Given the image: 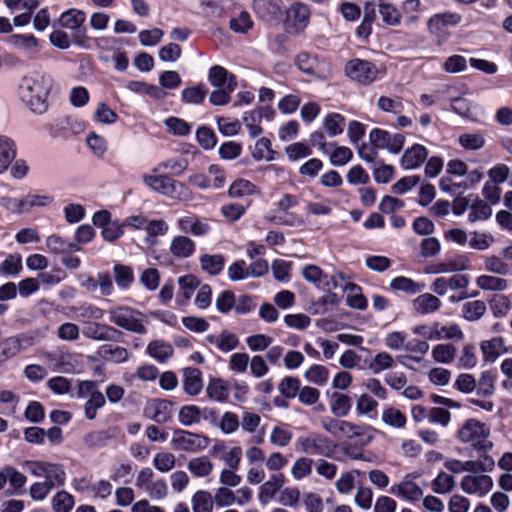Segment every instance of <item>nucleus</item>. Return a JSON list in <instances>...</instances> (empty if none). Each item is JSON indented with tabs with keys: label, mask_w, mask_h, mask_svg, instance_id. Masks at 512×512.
Listing matches in <instances>:
<instances>
[{
	"label": "nucleus",
	"mask_w": 512,
	"mask_h": 512,
	"mask_svg": "<svg viewBox=\"0 0 512 512\" xmlns=\"http://www.w3.org/2000/svg\"><path fill=\"white\" fill-rule=\"evenodd\" d=\"M208 396L219 402H223L228 398V390L226 384L221 379H212L207 386Z\"/></svg>",
	"instance_id": "774afa93"
},
{
	"label": "nucleus",
	"mask_w": 512,
	"mask_h": 512,
	"mask_svg": "<svg viewBox=\"0 0 512 512\" xmlns=\"http://www.w3.org/2000/svg\"><path fill=\"white\" fill-rule=\"evenodd\" d=\"M295 64L299 70L309 75L316 74L319 65L317 57L307 52L299 53L296 56Z\"/></svg>",
	"instance_id": "864d4df0"
},
{
	"label": "nucleus",
	"mask_w": 512,
	"mask_h": 512,
	"mask_svg": "<svg viewBox=\"0 0 512 512\" xmlns=\"http://www.w3.org/2000/svg\"><path fill=\"white\" fill-rule=\"evenodd\" d=\"M58 372L60 373H75L81 368V356L76 353L59 352L58 358Z\"/></svg>",
	"instance_id": "473e14b6"
},
{
	"label": "nucleus",
	"mask_w": 512,
	"mask_h": 512,
	"mask_svg": "<svg viewBox=\"0 0 512 512\" xmlns=\"http://www.w3.org/2000/svg\"><path fill=\"white\" fill-rule=\"evenodd\" d=\"M322 128L329 137H335L343 133L345 118L340 113H329L323 119Z\"/></svg>",
	"instance_id": "72a5a7b5"
},
{
	"label": "nucleus",
	"mask_w": 512,
	"mask_h": 512,
	"mask_svg": "<svg viewBox=\"0 0 512 512\" xmlns=\"http://www.w3.org/2000/svg\"><path fill=\"white\" fill-rule=\"evenodd\" d=\"M8 42L26 52H34L38 46V40L33 35L13 34L9 37Z\"/></svg>",
	"instance_id": "5fc2aeb1"
},
{
	"label": "nucleus",
	"mask_w": 512,
	"mask_h": 512,
	"mask_svg": "<svg viewBox=\"0 0 512 512\" xmlns=\"http://www.w3.org/2000/svg\"><path fill=\"white\" fill-rule=\"evenodd\" d=\"M285 477L282 473H273L260 484L258 499L261 504L269 503L284 486Z\"/></svg>",
	"instance_id": "f3484780"
},
{
	"label": "nucleus",
	"mask_w": 512,
	"mask_h": 512,
	"mask_svg": "<svg viewBox=\"0 0 512 512\" xmlns=\"http://www.w3.org/2000/svg\"><path fill=\"white\" fill-rule=\"evenodd\" d=\"M214 454H218L219 458L228 466V468L238 469L242 459V449L239 446L227 448L224 446H215Z\"/></svg>",
	"instance_id": "bb28decb"
},
{
	"label": "nucleus",
	"mask_w": 512,
	"mask_h": 512,
	"mask_svg": "<svg viewBox=\"0 0 512 512\" xmlns=\"http://www.w3.org/2000/svg\"><path fill=\"white\" fill-rule=\"evenodd\" d=\"M432 490L437 494H448L455 486L454 477L445 472H440L432 481Z\"/></svg>",
	"instance_id": "4d7b16f0"
},
{
	"label": "nucleus",
	"mask_w": 512,
	"mask_h": 512,
	"mask_svg": "<svg viewBox=\"0 0 512 512\" xmlns=\"http://www.w3.org/2000/svg\"><path fill=\"white\" fill-rule=\"evenodd\" d=\"M46 247L50 252L62 255L80 250L76 243L68 242L55 234L46 238Z\"/></svg>",
	"instance_id": "c85d7f7f"
},
{
	"label": "nucleus",
	"mask_w": 512,
	"mask_h": 512,
	"mask_svg": "<svg viewBox=\"0 0 512 512\" xmlns=\"http://www.w3.org/2000/svg\"><path fill=\"white\" fill-rule=\"evenodd\" d=\"M254 22L249 13L242 11L229 21L230 29L238 34H247L253 28Z\"/></svg>",
	"instance_id": "de8ad7c7"
},
{
	"label": "nucleus",
	"mask_w": 512,
	"mask_h": 512,
	"mask_svg": "<svg viewBox=\"0 0 512 512\" xmlns=\"http://www.w3.org/2000/svg\"><path fill=\"white\" fill-rule=\"evenodd\" d=\"M511 308L512 302L506 295H495L490 301L491 312L497 318L505 317L509 313Z\"/></svg>",
	"instance_id": "603ef678"
},
{
	"label": "nucleus",
	"mask_w": 512,
	"mask_h": 512,
	"mask_svg": "<svg viewBox=\"0 0 512 512\" xmlns=\"http://www.w3.org/2000/svg\"><path fill=\"white\" fill-rule=\"evenodd\" d=\"M340 437L357 439L361 445H367L373 439V429L368 425H359L342 420L339 433V438Z\"/></svg>",
	"instance_id": "2eb2a0df"
},
{
	"label": "nucleus",
	"mask_w": 512,
	"mask_h": 512,
	"mask_svg": "<svg viewBox=\"0 0 512 512\" xmlns=\"http://www.w3.org/2000/svg\"><path fill=\"white\" fill-rule=\"evenodd\" d=\"M169 250L174 257L188 258L195 251V243L189 237L179 235L172 239Z\"/></svg>",
	"instance_id": "b1692460"
},
{
	"label": "nucleus",
	"mask_w": 512,
	"mask_h": 512,
	"mask_svg": "<svg viewBox=\"0 0 512 512\" xmlns=\"http://www.w3.org/2000/svg\"><path fill=\"white\" fill-rule=\"evenodd\" d=\"M214 465L207 456L192 458L187 463V469L195 477H207L213 471Z\"/></svg>",
	"instance_id": "c9c22d12"
},
{
	"label": "nucleus",
	"mask_w": 512,
	"mask_h": 512,
	"mask_svg": "<svg viewBox=\"0 0 512 512\" xmlns=\"http://www.w3.org/2000/svg\"><path fill=\"white\" fill-rule=\"evenodd\" d=\"M382 421L393 428L401 429L406 425V416L395 407H387L383 410Z\"/></svg>",
	"instance_id": "49530a36"
},
{
	"label": "nucleus",
	"mask_w": 512,
	"mask_h": 512,
	"mask_svg": "<svg viewBox=\"0 0 512 512\" xmlns=\"http://www.w3.org/2000/svg\"><path fill=\"white\" fill-rule=\"evenodd\" d=\"M296 448L306 455L331 457L335 445L327 436L312 432L299 437L296 441Z\"/></svg>",
	"instance_id": "39448f33"
},
{
	"label": "nucleus",
	"mask_w": 512,
	"mask_h": 512,
	"mask_svg": "<svg viewBox=\"0 0 512 512\" xmlns=\"http://www.w3.org/2000/svg\"><path fill=\"white\" fill-rule=\"evenodd\" d=\"M470 283V279L464 274H453L450 277H438L432 284L431 289L439 296L445 295L449 290H465Z\"/></svg>",
	"instance_id": "ddd939ff"
},
{
	"label": "nucleus",
	"mask_w": 512,
	"mask_h": 512,
	"mask_svg": "<svg viewBox=\"0 0 512 512\" xmlns=\"http://www.w3.org/2000/svg\"><path fill=\"white\" fill-rule=\"evenodd\" d=\"M16 156L14 141L4 135H0V174L5 172Z\"/></svg>",
	"instance_id": "a878e982"
},
{
	"label": "nucleus",
	"mask_w": 512,
	"mask_h": 512,
	"mask_svg": "<svg viewBox=\"0 0 512 512\" xmlns=\"http://www.w3.org/2000/svg\"><path fill=\"white\" fill-rule=\"evenodd\" d=\"M179 422L184 426H191L198 423L201 419V411L195 405L181 407L178 414Z\"/></svg>",
	"instance_id": "0e129e2a"
},
{
	"label": "nucleus",
	"mask_w": 512,
	"mask_h": 512,
	"mask_svg": "<svg viewBox=\"0 0 512 512\" xmlns=\"http://www.w3.org/2000/svg\"><path fill=\"white\" fill-rule=\"evenodd\" d=\"M52 87V79L44 74H33L23 78L20 85L22 99L31 111L43 114L48 109L47 97Z\"/></svg>",
	"instance_id": "f257e3e1"
},
{
	"label": "nucleus",
	"mask_w": 512,
	"mask_h": 512,
	"mask_svg": "<svg viewBox=\"0 0 512 512\" xmlns=\"http://www.w3.org/2000/svg\"><path fill=\"white\" fill-rule=\"evenodd\" d=\"M441 307V300L431 294L424 293L413 300L414 310L421 315H426L438 311Z\"/></svg>",
	"instance_id": "412c9836"
},
{
	"label": "nucleus",
	"mask_w": 512,
	"mask_h": 512,
	"mask_svg": "<svg viewBox=\"0 0 512 512\" xmlns=\"http://www.w3.org/2000/svg\"><path fill=\"white\" fill-rule=\"evenodd\" d=\"M143 181L152 190L171 198L177 197L178 186L183 187L166 175H144Z\"/></svg>",
	"instance_id": "4468645a"
},
{
	"label": "nucleus",
	"mask_w": 512,
	"mask_h": 512,
	"mask_svg": "<svg viewBox=\"0 0 512 512\" xmlns=\"http://www.w3.org/2000/svg\"><path fill=\"white\" fill-rule=\"evenodd\" d=\"M170 444L175 450L198 452L208 446L209 439L206 436L192 433L190 431L176 429L172 433Z\"/></svg>",
	"instance_id": "6e6552de"
},
{
	"label": "nucleus",
	"mask_w": 512,
	"mask_h": 512,
	"mask_svg": "<svg viewBox=\"0 0 512 512\" xmlns=\"http://www.w3.org/2000/svg\"><path fill=\"white\" fill-rule=\"evenodd\" d=\"M171 406L167 400L153 399L146 404L144 414L156 423H166L172 417Z\"/></svg>",
	"instance_id": "dca6fc26"
},
{
	"label": "nucleus",
	"mask_w": 512,
	"mask_h": 512,
	"mask_svg": "<svg viewBox=\"0 0 512 512\" xmlns=\"http://www.w3.org/2000/svg\"><path fill=\"white\" fill-rule=\"evenodd\" d=\"M486 310V303L483 300H473L462 305L461 316L469 322H475L483 317Z\"/></svg>",
	"instance_id": "f704fd0d"
},
{
	"label": "nucleus",
	"mask_w": 512,
	"mask_h": 512,
	"mask_svg": "<svg viewBox=\"0 0 512 512\" xmlns=\"http://www.w3.org/2000/svg\"><path fill=\"white\" fill-rule=\"evenodd\" d=\"M484 268L486 271L505 276L510 271V266L500 256L490 255L484 258Z\"/></svg>",
	"instance_id": "3c124183"
},
{
	"label": "nucleus",
	"mask_w": 512,
	"mask_h": 512,
	"mask_svg": "<svg viewBox=\"0 0 512 512\" xmlns=\"http://www.w3.org/2000/svg\"><path fill=\"white\" fill-rule=\"evenodd\" d=\"M371 144L380 149H387L390 153H399L405 143V136L401 133L391 134L385 130L375 128L369 134Z\"/></svg>",
	"instance_id": "9d476101"
},
{
	"label": "nucleus",
	"mask_w": 512,
	"mask_h": 512,
	"mask_svg": "<svg viewBox=\"0 0 512 512\" xmlns=\"http://www.w3.org/2000/svg\"><path fill=\"white\" fill-rule=\"evenodd\" d=\"M428 150L421 144H414L407 148L401 157V166L406 169H416L427 159Z\"/></svg>",
	"instance_id": "a211bd4d"
},
{
	"label": "nucleus",
	"mask_w": 512,
	"mask_h": 512,
	"mask_svg": "<svg viewBox=\"0 0 512 512\" xmlns=\"http://www.w3.org/2000/svg\"><path fill=\"white\" fill-rule=\"evenodd\" d=\"M460 487L467 494L482 497L492 489L493 480L485 474H469L462 478Z\"/></svg>",
	"instance_id": "9b49d317"
},
{
	"label": "nucleus",
	"mask_w": 512,
	"mask_h": 512,
	"mask_svg": "<svg viewBox=\"0 0 512 512\" xmlns=\"http://www.w3.org/2000/svg\"><path fill=\"white\" fill-rule=\"evenodd\" d=\"M193 512H212L214 501L208 491L199 490L191 499Z\"/></svg>",
	"instance_id": "37998d69"
},
{
	"label": "nucleus",
	"mask_w": 512,
	"mask_h": 512,
	"mask_svg": "<svg viewBox=\"0 0 512 512\" xmlns=\"http://www.w3.org/2000/svg\"><path fill=\"white\" fill-rule=\"evenodd\" d=\"M228 193L231 197L240 198L258 193V188L249 180L237 179L231 184Z\"/></svg>",
	"instance_id": "a18cd8bd"
},
{
	"label": "nucleus",
	"mask_w": 512,
	"mask_h": 512,
	"mask_svg": "<svg viewBox=\"0 0 512 512\" xmlns=\"http://www.w3.org/2000/svg\"><path fill=\"white\" fill-rule=\"evenodd\" d=\"M148 354L158 362H166L174 352V349L170 343L162 340H154L147 346Z\"/></svg>",
	"instance_id": "4c0bfd02"
},
{
	"label": "nucleus",
	"mask_w": 512,
	"mask_h": 512,
	"mask_svg": "<svg viewBox=\"0 0 512 512\" xmlns=\"http://www.w3.org/2000/svg\"><path fill=\"white\" fill-rule=\"evenodd\" d=\"M93 223L102 229V236L107 241H114L124 233V223L112 221L110 213L106 210L96 212L93 216Z\"/></svg>",
	"instance_id": "f8f14e48"
},
{
	"label": "nucleus",
	"mask_w": 512,
	"mask_h": 512,
	"mask_svg": "<svg viewBox=\"0 0 512 512\" xmlns=\"http://www.w3.org/2000/svg\"><path fill=\"white\" fill-rule=\"evenodd\" d=\"M73 506V496L66 491H59L52 498L54 512H70Z\"/></svg>",
	"instance_id": "680f3d73"
},
{
	"label": "nucleus",
	"mask_w": 512,
	"mask_h": 512,
	"mask_svg": "<svg viewBox=\"0 0 512 512\" xmlns=\"http://www.w3.org/2000/svg\"><path fill=\"white\" fill-rule=\"evenodd\" d=\"M391 493L412 502L420 500L423 496L422 489L411 480H405L393 485Z\"/></svg>",
	"instance_id": "aec40b11"
},
{
	"label": "nucleus",
	"mask_w": 512,
	"mask_h": 512,
	"mask_svg": "<svg viewBox=\"0 0 512 512\" xmlns=\"http://www.w3.org/2000/svg\"><path fill=\"white\" fill-rule=\"evenodd\" d=\"M237 81L231 78L230 83L224 88L214 90L209 97V101L213 105H225L231 99V93L236 89Z\"/></svg>",
	"instance_id": "8fccbe9b"
},
{
	"label": "nucleus",
	"mask_w": 512,
	"mask_h": 512,
	"mask_svg": "<svg viewBox=\"0 0 512 512\" xmlns=\"http://www.w3.org/2000/svg\"><path fill=\"white\" fill-rule=\"evenodd\" d=\"M24 468L33 476L44 478L43 482L51 485L52 488L65 484L66 473L61 464L46 461H25Z\"/></svg>",
	"instance_id": "7ed1b4c3"
},
{
	"label": "nucleus",
	"mask_w": 512,
	"mask_h": 512,
	"mask_svg": "<svg viewBox=\"0 0 512 512\" xmlns=\"http://www.w3.org/2000/svg\"><path fill=\"white\" fill-rule=\"evenodd\" d=\"M85 20V12L76 8L63 12L58 19V23L62 28L71 30L74 44L80 47H86L89 41L87 30L83 26Z\"/></svg>",
	"instance_id": "20e7f679"
},
{
	"label": "nucleus",
	"mask_w": 512,
	"mask_h": 512,
	"mask_svg": "<svg viewBox=\"0 0 512 512\" xmlns=\"http://www.w3.org/2000/svg\"><path fill=\"white\" fill-rule=\"evenodd\" d=\"M272 114L273 111L269 108H264L259 111L254 110L245 113L243 117V122L245 126L248 128L251 137H257L262 133V128L260 127L259 124V120L262 117V115L269 117Z\"/></svg>",
	"instance_id": "2f4dec72"
},
{
	"label": "nucleus",
	"mask_w": 512,
	"mask_h": 512,
	"mask_svg": "<svg viewBox=\"0 0 512 512\" xmlns=\"http://www.w3.org/2000/svg\"><path fill=\"white\" fill-rule=\"evenodd\" d=\"M208 343L215 345L222 352H230L239 345V338L236 334L227 330L222 331L218 336L208 335Z\"/></svg>",
	"instance_id": "5701e85b"
},
{
	"label": "nucleus",
	"mask_w": 512,
	"mask_h": 512,
	"mask_svg": "<svg viewBox=\"0 0 512 512\" xmlns=\"http://www.w3.org/2000/svg\"><path fill=\"white\" fill-rule=\"evenodd\" d=\"M199 261L201 268L210 275H218L225 264V258L221 254H204Z\"/></svg>",
	"instance_id": "a19ab883"
},
{
	"label": "nucleus",
	"mask_w": 512,
	"mask_h": 512,
	"mask_svg": "<svg viewBox=\"0 0 512 512\" xmlns=\"http://www.w3.org/2000/svg\"><path fill=\"white\" fill-rule=\"evenodd\" d=\"M84 335L88 338L100 341L111 340L116 330L108 325L98 322H88L84 326Z\"/></svg>",
	"instance_id": "393cba45"
},
{
	"label": "nucleus",
	"mask_w": 512,
	"mask_h": 512,
	"mask_svg": "<svg viewBox=\"0 0 512 512\" xmlns=\"http://www.w3.org/2000/svg\"><path fill=\"white\" fill-rule=\"evenodd\" d=\"M31 338L21 335L19 337H11L2 342V354L6 357H12L32 344Z\"/></svg>",
	"instance_id": "e433bc0d"
},
{
	"label": "nucleus",
	"mask_w": 512,
	"mask_h": 512,
	"mask_svg": "<svg viewBox=\"0 0 512 512\" xmlns=\"http://www.w3.org/2000/svg\"><path fill=\"white\" fill-rule=\"evenodd\" d=\"M344 70L349 79L365 86L373 83L378 77L377 67L370 61L363 59L348 61Z\"/></svg>",
	"instance_id": "0eeeda50"
},
{
	"label": "nucleus",
	"mask_w": 512,
	"mask_h": 512,
	"mask_svg": "<svg viewBox=\"0 0 512 512\" xmlns=\"http://www.w3.org/2000/svg\"><path fill=\"white\" fill-rule=\"evenodd\" d=\"M184 377V391L190 396L198 395L203 386L201 372L197 368H187L184 370Z\"/></svg>",
	"instance_id": "c756f323"
},
{
	"label": "nucleus",
	"mask_w": 512,
	"mask_h": 512,
	"mask_svg": "<svg viewBox=\"0 0 512 512\" xmlns=\"http://www.w3.org/2000/svg\"><path fill=\"white\" fill-rule=\"evenodd\" d=\"M393 364L394 359L389 353L380 352L374 356L368 367L373 374H379L380 372L391 368Z\"/></svg>",
	"instance_id": "69168bd1"
},
{
	"label": "nucleus",
	"mask_w": 512,
	"mask_h": 512,
	"mask_svg": "<svg viewBox=\"0 0 512 512\" xmlns=\"http://www.w3.org/2000/svg\"><path fill=\"white\" fill-rule=\"evenodd\" d=\"M457 349L451 343L437 344L433 347L431 355L435 362L450 364L456 357Z\"/></svg>",
	"instance_id": "ea45409f"
},
{
	"label": "nucleus",
	"mask_w": 512,
	"mask_h": 512,
	"mask_svg": "<svg viewBox=\"0 0 512 512\" xmlns=\"http://www.w3.org/2000/svg\"><path fill=\"white\" fill-rule=\"evenodd\" d=\"M331 403V412L337 417L346 416L351 408V400L345 394H333Z\"/></svg>",
	"instance_id": "338daca9"
},
{
	"label": "nucleus",
	"mask_w": 512,
	"mask_h": 512,
	"mask_svg": "<svg viewBox=\"0 0 512 512\" xmlns=\"http://www.w3.org/2000/svg\"><path fill=\"white\" fill-rule=\"evenodd\" d=\"M427 29L429 33L436 38L438 45L443 44L450 37V32L434 15L429 18Z\"/></svg>",
	"instance_id": "052dcab7"
},
{
	"label": "nucleus",
	"mask_w": 512,
	"mask_h": 512,
	"mask_svg": "<svg viewBox=\"0 0 512 512\" xmlns=\"http://www.w3.org/2000/svg\"><path fill=\"white\" fill-rule=\"evenodd\" d=\"M476 286L484 291H504L508 288V280L496 275L483 274L476 278Z\"/></svg>",
	"instance_id": "cd10ccee"
},
{
	"label": "nucleus",
	"mask_w": 512,
	"mask_h": 512,
	"mask_svg": "<svg viewBox=\"0 0 512 512\" xmlns=\"http://www.w3.org/2000/svg\"><path fill=\"white\" fill-rule=\"evenodd\" d=\"M331 280L333 282V288L340 286L345 292H347L346 303L349 307L358 310H365L367 308V299L362 294L360 286L347 281L342 273L333 275Z\"/></svg>",
	"instance_id": "1a4fd4ad"
},
{
	"label": "nucleus",
	"mask_w": 512,
	"mask_h": 512,
	"mask_svg": "<svg viewBox=\"0 0 512 512\" xmlns=\"http://www.w3.org/2000/svg\"><path fill=\"white\" fill-rule=\"evenodd\" d=\"M231 78L236 80L234 74L229 73L224 67L220 65L212 66L208 71V80L212 86L220 88L230 83Z\"/></svg>",
	"instance_id": "79ce46f5"
},
{
	"label": "nucleus",
	"mask_w": 512,
	"mask_h": 512,
	"mask_svg": "<svg viewBox=\"0 0 512 512\" xmlns=\"http://www.w3.org/2000/svg\"><path fill=\"white\" fill-rule=\"evenodd\" d=\"M314 460L308 456H300L293 462L290 473L295 481H301L312 474Z\"/></svg>",
	"instance_id": "7c9ffc66"
},
{
	"label": "nucleus",
	"mask_w": 512,
	"mask_h": 512,
	"mask_svg": "<svg viewBox=\"0 0 512 512\" xmlns=\"http://www.w3.org/2000/svg\"><path fill=\"white\" fill-rule=\"evenodd\" d=\"M480 349L484 361L494 362L500 355L505 353V342L502 337H494L490 340L482 341Z\"/></svg>",
	"instance_id": "4be33fe9"
},
{
	"label": "nucleus",
	"mask_w": 512,
	"mask_h": 512,
	"mask_svg": "<svg viewBox=\"0 0 512 512\" xmlns=\"http://www.w3.org/2000/svg\"><path fill=\"white\" fill-rule=\"evenodd\" d=\"M490 428L475 419H468L458 431V438L461 442L470 444L472 447L487 451L492 448L489 441Z\"/></svg>",
	"instance_id": "f03ea898"
},
{
	"label": "nucleus",
	"mask_w": 512,
	"mask_h": 512,
	"mask_svg": "<svg viewBox=\"0 0 512 512\" xmlns=\"http://www.w3.org/2000/svg\"><path fill=\"white\" fill-rule=\"evenodd\" d=\"M206 89L203 84L196 86L187 87L182 90L181 99L183 102L188 104H200L203 102L206 96Z\"/></svg>",
	"instance_id": "13d9d810"
},
{
	"label": "nucleus",
	"mask_w": 512,
	"mask_h": 512,
	"mask_svg": "<svg viewBox=\"0 0 512 512\" xmlns=\"http://www.w3.org/2000/svg\"><path fill=\"white\" fill-rule=\"evenodd\" d=\"M496 377L491 371L483 372L477 381V394L482 397H490L495 393Z\"/></svg>",
	"instance_id": "09e8293b"
},
{
	"label": "nucleus",
	"mask_w": 512,
	"mask_h": 512,
	"mask_svg": "<svg viewBox=\"0 0 512 512\" xmlns=\"http://www.w3.org/2000/svg\"><path fill=\"white\" fill-rule=\"evenodd\" d=\"M310 19V10L307 5L296 3L287 10V20L292 23L296 32L304 30Z\"/></svg>",
	"instance_id": "6ab92c4d"
},
{
	"label": "nucleus",
	"mask_w": 512,
	"mask_h": 512,
	"mask_svg": "<svg viewBox=\"0 0 512 512\" xmlns=\"http://www.w3.org/2000/svg\"><path fill=\"white\" fill-rule=\"evenodd\" d=\"M176 464V457L173 453L161 451L154 455L153 466L161 473L171 471Z\"/></svg>",
	"instance_id": "6e6d98bb"
},
{
	"label": "nucleus",
	"mask_w": 512,
	"mask_h": 512,
	"mask_svg": "<svg viewBox=\"0 0 512 512\" xmlns=\"http://www.w3.org/2000/svg\"><path fill=\"white\" fill-rule=\"evenodd\" d=\"M491 214L492 209L490 205L483 200H477L470 207L468 219L470 222L486 220L491 216Z\"/></svg>",
	"instance_id": "e2e57ef3"
},
{
	"label": "nucleus",
	"mask_w": 512,
	"mask_h": 512,
	"mask_svg": "<svg viewBox=\"0 0 512 512\" xmlns=\"http://www.w3.org/2000/svg\"><path fill=\"white\" fill-rule=\"evenodd\" d=\"M108 312L110 320L115 325L133 333H146V328L142 323L139 311L128 306H119L110 309Z\"/></svg>",
	"instance_id": "423d86ee"
},
{
	"label": "nucleus",
	"mask_w": 512,
	"mask_h": 512,
	"mask_svg": "<svg viewBox=\"0 0 512 512\" xmlns=\"http://www.w3.org/2000/svg\"><path fill=\"white\" fill-rule=\"evenodd\" d=\"M254 8L266 20H271L281 13L280 0H255Z\"/></svg>",
	"instance_id": "58836bf2"
},
{
	"label": "nucleus",
	"mask_w": 512,
	"mask_h": 512,
	"mask_svg": "<svg viewBox=\"0 0 512 512\" xmlns=\"http://www.w3.org/2000/svg\"><path fill=\"white\" fill-rule=\"evenodd\" d=\"M114 279L121 289H128L134 282V273L130 266L115 264L113 267Z\"/></svg>",
	"instance_id": "c03bdc74"
},
{
	"label": "nucleus",
	"mask_w": 512,
	"mask_h": 512,
	"mask_svg": "<svg viewBox=\"0 0 512 512\" xmlns=\"http://www.w3.org/2000/svg\"><path fill=\"white\" fill-rule=\"evenodd\" d=\"M458 143L466 150H479L485 145V138L481 133H463L458 137Z\"/></svg>",
	"instance_id": "bf43d9fd"
}]
</instances>
